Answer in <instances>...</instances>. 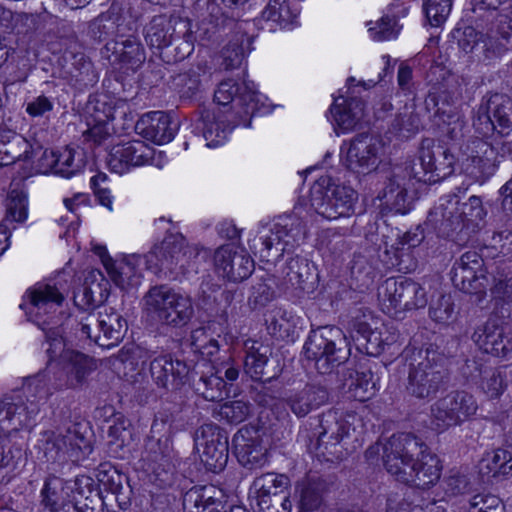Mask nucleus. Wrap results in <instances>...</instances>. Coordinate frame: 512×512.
<instances>
[{
	"label": "nucleus",
	"mask_w": 512,
	"mask_h": 512,
	"mask_svg": "<svg viewBox=\"0 0 512 512\" xmlns=\"http://www.w3.org/2000/svg\"><path fill=\"white\" fill-rule=\"evenodd\" d=\"M452 7L451 0H426L424 3V11L429 23L438 27L443 24Z\"/></svg>",
	"instance_id": "obj_58"
},
{
	"label": "nucleus",
	"mask_w": 512,
	"mask_h": 512,
	"mask_svg": "<svg viewBox=\"0 0 512 512\" xmlns=\"http://www.w3.org/2000/svg\"><path fill=\"white\" fill-rule=\"evenodd\" d=\"M194 389L207 401H219L228 394L227 382L213 372L201 375L194 382Z\"/></svg>",
	"instance_id": "obj_46"
},
{
	"label": "nucleus",
	"mask_w": 512,
	"mask_h": 512,
	"mask_svg": "<svg viewBox=\"0 0 512 512\" xmlns=\"http://www.w3.org/2000/svg\"><path fill=\"white\" fill-rule=\"evenodd\" d=\"M90 33L94 39L99 41L108 37L120 39L125 37V18L118 9L111 7L107 12L100 14L90 25Z\"/></svg>",
	"instance_id": "obj_36"
},
{
	"label": "nucleus",
	"mask_w": 512,
	"mask_h": 512,
	"mask_svg": "<svg viewBox=\"0 0 512 512\" xmlns=\"http://www.w3.org/2000/svg\"><path fill=\"white\" fill-rule=\"evenodd\" d=\"M322 503L321 485L314 481H308L301 485L299 498L300 512H313Z\"/></svg>",
	"instance_id": "obj_51"
},
{
	"label": "nucleus",
	"mask_w": 512,
	"mask_h": 512,
	"mask_svg": "<svg viewBox=\"0 0 512 512\" xmlns=\"http://www.w3.org/2000/svg\"><path fill=\"white\" fill-rule=\"evenodd\" d=\"M143 300L147 312L166 325L184 326L194 313L189 297L164 285L150 288Z\"/></svg>",
	"instance_id": "obj_7"
},
{
	"label": "nucleus",
	"mask_w": 512,
	"mask_h": 512,
	"mask_svg": "<svg viewBox=\"0 0 512 512\" xmlns=\"http://www.w3.org/2000/svg\"><path fill=\"white\" fill-rule=\"evenodd\" d=\"M454 304L450 296H441L429 308L432 320L438 323H447L453 316Z\"/></svg>",
	"instance_id": "obj_64"
},
{
	"label": "nucleus",
	"mask_w": 512,
	"mask_h": 512,
	"mask_svg": "<svg viewBox=\"0 0 512 512\" xmlns=\"http://www.w3.org/2000/svg\"><path fill=\"white\" fill-rule=\"evenodd\" d=\"M7 218L15 222H24L27 219V196L23 191L14 189L7 197Z\"/></svg>",
	"instance_id": "obj_54"
},
{
	"label": "nucleus",
	"mask_w": 512,
	"mask_h": 512,
	"mask_svg": "<svg viewBox=\"0 0 512 512\" xmlns=\"http://www.w3.org/2000/svg\"><path fill=\"white\" fill-rule=\"evenodd\" d=\"M71 493L76 494L74 484L55 475H49L41 490V504L50 512H58L71 503Z\"/></svg>",
	"instance_id": "obj_32"
},
{
	"label": "nucleus",
	"mask_w": 512,
	"mask_h": 512,
	"mask_svg": "<svg viewBox=\"0 0 512 512\" xmlns=\"http://www.w3.org/2000/svg\"><path fill=\"white\" fill-rule=\"evenodd\" d=\"M75 495H72V506L66 512H100V497L94 489V480L82 475L74 480Z\"/></svg>",
	"instance_id": "obj_35"
},
{
	"label": "nucleus",
	"mask_w": 512,
	"mask_h": 512,
	"mask_svg": "<svg viewBox=\"0 0 512 512\" xmlns=\"http://www.w3.org/2000/svg\"><path fill=\"white\" fill-rule=\"evenodd\" d=\"M485 215L478 196H471L467 202L462 203L459 195L449 194L440 199L428 219L440 236L460 244L468 241Z\"/></svg>",
	"instance_id": "obj_2"
},
{
	"label": "nucleus",
	"mask_w": 512,
	"mask_h": 512,
	"mask_svg": "<svg viewBox=\"0 0 512 512\" xmlns=\"http://www.w3.org/2000/svg\"><path fill=\"white\" fill-rule=\"evenodd\" d=\"M213 260L216 273L231 282L247 279L255 268L252 257L231 244L216 249Z\"/></svg>",
	"instance_id": "obj_13"
},
{
	"label": "nucleus",
	"mask_w": 512,
	"mask_h": 512,
	"mask_svg": "<svg viewBox=\"0 0 512 512\" xmlns=\"http://www.w3.org/2000/svg\"><path fill=\"white\" fill-rule=\"evenodd\" d=\"M483 259L476 251H467L453 266L452 281L465 293H477L484 287L480 278L483 277Z\"/></svg>",
	"instance_id": "obj_22"
},
{
	"label": "nucleus",
	"mask_w": 512,
	"mask_h": 512,
	"mask_svg": "<svg viewBox=\"0 0 512 512\" xmlns=\"http://www.w3.org/2000/svg\"><path fill=\"white\" fill-rule=\"evenodd\" d=\"M378 299L383 311L394 317L427 304L426 292L420 284L404 277L386 279L378 288Z\"/></svg>",
	"instance_id": "obj_9"
},
{
	"label": "nucleus",
	"mask_w": 512,
	"mask_h": 512,
	"mask_svg": "<svg viewBox=\"0 0 512 512\" xmlns=\"http://www.w3.org/2000/svg\"><path fill=\"white\" fill-rule=\"evenodd\" d=\"M209 257V251L196 244H189L183 237V244L177 256V270L186 274L190 272H198L199 265L205 262Z\"/></svg>",
	"instance_id": "obj_44"
},
{
	"label": "nucleus",
	"mask_w": 512,
	"mask_h": 512,
	"mask_svg": "<svg viewBox=\"0 0 512 512\" xmlns=\"http://www.w3.org/2000/svg\"><path fill=\"white\" fill-rule=\"evenodd\" d=\"M356 191L336 183L331 177L319 178L310 190V205L317 214L328 220L349 217L354 212Z\"/></svg>",
	"instance_id": "obj_6"
},
{
	"label": "nucleus",
	"mask_w": 512,
	"mask_h": 512,
	"mask_svg": "<svg viewBox=\"0 0 512 512\" xmlns=\"http://www.w3.org/2000/svg\"><path fill=\"white\" fill-rule=\"evenodd\" d=\"M473 127L482 137H487L494 131L497 132V126L493 121L491 111L485 98H483L476 111L475 117L473 119Z\"/></svg>",
	"instance_id": "obj_61"
},
{
	"label": "nucleus",
	"mask_w": 512,
	"mask_h": 512,
	"mask_svg": "<svg viewBox=\"0 0 512 512\" xmlns=\"http://www.w3.org/2000/svg\"><path fill=\"white\" fill-rule=\"evenodd\" d=\"M341 99L342 103H334L331 113L338 127L343 131H349L355 128L364 117L365 104L356 97Z\"/></svg>",
	"instance_id": "obj_38"
},
{
	"label": "nucleus",
	"mask_w": 512,
	"mask_h": 512,
	"mask_svg": "<svg viewBox=\"0 0 512 512\" xmlns=\"http://www.w3.org/2000/svg\"><path fill=\"white\" fill-rule=\"evenodd\" d=\"M24 298L25 303L21 307L25 306L28 309L29 317L43 330H46L44 325L47 322H40L38 318L41 315L56 312L65 299L63 293L55 285L49 283H36L26 291Z\"/></svg>",
	"instance_id": "obj_17"
},
{
	"label": "nucleus",
	"mask_w": 512,
	"mask_h": 512,
	"mask_svg": "<svg viewBox=\"0 0 512 512\" xmlns=\"http://www.w3.org/2000/svg\"><path fill=\"white\" fill-rule=\"evenodd\" d=\"M444 357L434 350L413 353L409 363L406 390L418 399L434 397L447 379Z\"/></svg>",
	"instance_id": "obj_4"
},
{
	"label": "nucleus",
	"mask_w": 512,
	"mask_h": 512,
	"mask_svg": "<svg viewBox=\"0 0 512 512\" xmlns=\"http://www.w3.org/2000/svg\"><path fill=\"white\" fill-rule=\"evenodd\" d=\"M411 186V180L406 175L395 173L383 190L382 201L386 208L397 214H406L413 203Z\"/></svg>",
	"instance_id": "obj_30"
},
{
	"label": "nucleus",
	"mask_w": 512,
	"mask_h": 512,
	"mask_svg": "<svg viewBox=\"0 0 512 512\" xmlns=\"http://www.w3.org/2000/svg\"><path fill=\"white\" fill-rule=\"evenodd\" d=\"M477 410V401L471 393L452 390L431 405V423L442 432L470 420Z\"/></svg>",
	"instance_id": "obj_10"
},
{
	"label": "nucleus",
	"mask_w": 512,
	"mask_h": 512,
	"mask_svg": "<svg viewBox=\"0 0 512 512\" xmlns=\"http://www.w3.org/2000/svg\"><path fill=\"white\" fill-rule=\"evenodd\" d=\"M196 38L192 30V23L188 19L178 21V30L174 36L172 50L169 48L163 59L167 62L171 60L177 62L186 59L194 51Z\"/></svg>",
	"instance_id": "obj_39"
},
{
	"label": "nucleus",
	"mask_w": 512,
	"mask_h": 512,
	"mask_svg": "<svg viewBox=\"0 0 512 512\" xmlns=\"http://www.w3.org/2000/svg\"><path fill=\"white\" fill-rule=\"evenodd\" d=\"M212 372L219 375L221 378L225 377L228 384L235 382L240 375L241 364L235 361L229 354H225L214 360H211Z\"/></svg>",
	"instance_id": "obj_56"
},
{
	"label": "nucleus",
	"mask_w": 512,
	"mask_h": 512,
	"mask_svg": "<svg viewBox=\"0 0 512 512\" xmlns=\"http://www.w3.org/2000/svg\"><path fill=\"white\" fill-rule=\"evenodd\" d=\"M183 244L182 235H172L165 238L161 244L155 245L147 255L149 268L155 271L168 270L177 271V252L180 251Z\"/></svg>",
	"instance_id": "obj_34"
},
{
	"label": "nucleus",
	"mask_w": 512,
	"mask_h": 512,
	"mask_svg": "<svg viewBox=\"0 0 512 512\" xmlns=\"http://www.w3.org/2000/svg\"><path fill=\"white\" fill-rule=\"evenodd\" d=\"M250 414V404L243 400H234L222 404L218 415L229 423L238 424L247 419Z\"/></svg>",
	"instance_id": "obj_55"
},
{
	"label": "nucleus",
	"mask_w": 512,
	"mask_h": 512,
	"mask_svg": "<svg viewBox=\"0 0 512 512\" xmlns=\"http://www.w3.org/2000/svg\"><path fill=\"white\" fill-rule=\"evenodd\" d=\"M304 353L307 359L315 362L319 373L327 374L349 358L350 350L339 328L322 327L309 335Z\"/></svg>",
	"instance_id": "obj_5"
},
{
	"label": "nucleus",
	"mask_w": 512,
	"mask_h": 512,
	"mask_svg": "<svg viewBox=\"0 0 512 512\" xmlns=\"http://www.w3.org/2000/svg\"><path fill=\"white\" fill-rule=\"evenodd\" d=\"M102 57L111 65H118L136 72L146 61V52L139 38L134 35L108 41L101 50Z\"/></svg>",
	"instance_id": "obj_16"
},
{
	"label": "nucleus",
	"mask_w": 512,
	"mask_h": 512,
	"mask_svg": "<svg viewBox=\"0 0 512 512\" xmlns=\"http://www.w3.org/2000/svg\"><path fill=\"white\" fill-rule=\"evenodd\" d=\"M282 275L287 284L303 292L314 289V276L309 262L303 257L290 258L282 268Z\"/></svg>",
	"instance_id": "obj_37"
},
{
	"label": "nucleus",
	"mask_w": 512,
	"mask_h": 512,
	"mask_svg": "<svg viewBox=\"0 0 512 512\" xmlns=\"http://www.w3.org/2000/svg\"><path fill=\"white\" fill-rule=\"evenodd\" d=\"M202 133L208 147H216L224 142L228 132L235 126L229 119L228 110H204L201 114Z\"/></svg>",
	"instance_id": "obj_33"
},
{
	"label": "nucleus",
	"mask_w": 512,
	"mask_h": 512,
	"mask_svg": "<svg viewBox=\"0 0 512 512\" xmlns=\"http://www.w3.org/2000/svg\"><path fill=\"white\" fill-rule=\"evenodd\" d=\"M262 17L277 23L280 27L290 24L294 18L286 0H269Z\"/></svg>",
	"instance_id": "obj_53"
},
{
	"label": "nucleus",
	"mask_w": 512,
	"mask_h": 512,
	"mask_svg": "<svg viewBox=\"0 0 512 512\" xmlns=\"http://www.w3.org/2000/svg\"><path fill=\"white\" fill-rule=\"evenodd\" d=\"M57 365L58 370L54 372L53 379H50L54 391L82 385L94 369L93 359L81 352H65L62 363Z\"/></svg>",
	"instance_id": "obj_15"
},
{
	"label": "nucleus",
	"mask_w": 512,
	"mask_h": 512,
	"mask_svg": "<svg viewBox=\"0 0 512 512\" xmlns=\"http://www.w3.org/2000/svg\"><path fill=\"white\" fill-rule=\"evenodd\" d=\"M149 372L158 388L177 390L186 382L189 368L185 362L163 354L151 360Z\"/></svg>",
	"instance_id": "obj_21"
},
{
	"label": "nucleus",
	"mask_w": 512,
	"mask_h": 512,
	"mask_svg": "<svg viewBox=\"0 0 512 512\" xmlns=\"http://www.w3.org/2000/svg\"><path fill=\"white\" fill-rule=\"evenodd\" d=\"M238 96L239 101L244 106L245 114L253 115L256 110L257 92L253 87L243 82L238 84L232 79L222 81L214 93V101L230 114V103Z\"/></svg>",
	"instance_id": "obj_29"
},
{
	"label": "nucleus",
	"mask_w": 512,
	"mask_h": 512,
	"mask_svg": "<svg viewBox=\"0 0 512 512\" xmlns=\"http://www.w3.org/2000/svg\"><path fill=\"white\" fill-rule=\"evenodd\" d=\"M70 70L72 78L81 85H91L97 81V76L92 62L83 54L73 55V62Z\"/></svg>",
	"instance_id": "obj_50"
},
{
	"label": "nucleus",
	"mask_w": 512,
	"mask_h": 512,
	"mask_svg": "<svg viewBox=\"0 0 512 512\" xmlns=\"http://www.w3.org/2000/svg\"><path fill=\"white\" fill-rule=\"evenodd\" d=\"M136 130L143 138L163 145L174 138L176 126H172V120L165 112L153 111L140 118Z\"/></svg>",
	"instance_id": "obj_28"
},
{
	"label": "nucleus",
	"mask_w": 512,
	"mask_h": 512,
	"mask_svg": "<svg viewBox=\"0 0 512 512\" xmlns=\"http://www.w3.org/2000/svg\"><path fill=\"white\" fill-rule=\"evenodd\" d=\"M419 162L425 174H431L429 181H437L452 174L455 158L448 149L427 139L422 142Z\"/></svg>",
	"instance_id": "obj_23"
},
{
	"label": "nucleus",
	"mask_w": 512,
	"mask_h": 512,
	"mask_svg": "<svg viewBox=\"0 0 512 512\" xmlns=\"http://www.w3.org/2000/svg\"><path fill=\"white\" fill-rule=\"evenodd\" d=\"M198 448H202L201 461L207 469L221 471L228 461V437L225 432L215 424L202 425L195 434Z\"/></svg>",
	"instance_id": "obj_12"
},
{
	"label": "nucleus",
	"mask_w": 512,
	"mask_h": 512,
	"mask_svg": "<svg viewBox=\"0 0 512 512\" xmlns=\"http://www.w3.org/2000/svg\"><path fill=\"white\" fill-rule=\"evenodd\" d=\"M380 321L374 317L373 313L365 308L359 309L352 319V329L357 333V341L365 338V334H370L379 327Z\"/></svg>",
	"instance_id": "obj_59"
},
{
	"label": "nucleus",
	"mask_w": 512,
	"mask_h": 512,
	"mask_svg": "<svg viewBox=\"0 0 512 512\" xmlns=\"http://www.w3.org/2000/svg\"><path fill=\"white\" fill-rule=\"evenodd\" d=\"M259 512H290L292 503L287 494H274L273 497L256 499Z\"/></svg>",
	"instance_id": "obj_63"
},
{
	"label": "nucleus",
	"mask_w": 512,
	"mask_h": 512,
	"mask_svg": "<svg viewBox=\"0 0 512 512\" xmlns=\"http://www.w3.org/2000/svg\"><path fill=\"white\" fill-rule=\"evenodd\" d=\"M37 447L43 452L47 461H56L66 454L79 459L92 452L90 441L77 429L68 428L63 431H44L40 434Z\"/></svg>",
	"instance_id": "obj_11"
},
{
	"label": "nucleus",
	"mask_w": 512,
	"mask_h": 512,
	"mask_svg": "<svg viewBox=\"0 0 512 512\" xmlns=\"http://www.w3.org/2000/svg\"><path fill=\"white\" fill-rule=\"evenodd\" d=\"M465 169L475 180L483 182L489 179L498 168L496 150L482 138L470 139L463 147Z\"/></svg>",
	"instance_id": "obj_14"
},
{
	"label": "nucleus",
	"mask_w": 512,
	"mask_h": 512,
	"mask_svg": "<svg viewBox=\"0 0 512 512\" xmlns=\"http://www.w3.org/2000/svg\"><path fill=\"white\" fill-rule=\"evenodd\" d=\"M85 164L82 151L66 147L62 151L57 152L55 173L69 178L80 172L85 167Z\"/></svg>",
	"instance_id": "obj_47"
},
{
	"label": "nucleus",
	"mask_w": 512,
	"mask_h": 512,
	"mask_svg": "<svg viewBox=\"0 0 512 512\" xmlns=\"http://www.w3.org/2000/svg\"><path fill=\"white\" fill-rule=\"evenodd\" d=\"M459 46L465 53L473 54L479 61L493 60L512 49V32L497 17L496 23L485 33L466 27Z\"/></svg>",
	"instance_id": "obj_8"
},
{
	"label": "nucleus",
	"mask_w": 512,
	"mask_h": 512,
	"mask_svg": "<svg viewBox=\"0 0 512 512\" xmlns=\"http://www.w3.org/2000/svg\"><path fill=\"white\" fill-rule=\"evenodd\" d=\"M232 443L235 455L243 466L255 468L266 462L267 449L262 446L257 431L241 428L234 435Z\"/></svg>",
	"instance_id": "obj_26"
},
{
	"label": "nucleus",
	"mask_w": 512,
	"mask_h": 512,
	"mask_svg": "<svg viewBox=\"0 0 512 512\" xmlns=\"http://www.w3.org/2000/svg\"><path fill=\"white\" fill-rule=\"evenodd\" d=\"M191 344L195 351L208 358H212L219 352L218 341L210 337L204 328H199L192 332Z\"/></svg>",
	"instance_id": "obj_60"
},
{
	"label": "nucleus",
	"mask_w": 512,
	"mask_h": 512,
	"mask_svg": "<svg viewBox=\"0 0 512 512\" xmlns=\"http://www.w3.org/2000/svg\"><path fill=\"white\" fill-rule=\"evenodd\" d=\"M422 128L421 114L414 100H411L399 109L392 124L391 130L398 136L409 138Z\"/></svg>",
	"instance_id": "obj_40"
},
{
	"label": "nucleus",
	"mask_w": 512,
	"mask_h": 512,
	"mask_svg": "<svg viewBox=\"0 0 512 512\" xmlns=\"http://www.w3.org/2000/svg\"><path fill=\"white\" fill-rule=\"evenodd\" d=\"M184 18L177 16H154L145 28V40L148 46L162 58L171 48L174 36L178 30V21Z\"/></svg>",
	"instance_id": "obj_25"
},
{
	"label": "nucleus",
	"mask_w": 512,
	"mask_h": 512,
	"mask_svg": "<svg viewBox=\"0 0 512 512\" xmlns=\"http://www.w3.org/2000/svg\"><path fill=\"white\" fill-rule=\"evenodd\" d=\"M362 419L355 413L328 410L319 416L314 429L316 453L326 461L341 460L356 449Z\"/></svg>",
	"instance_id": "obj_3"
},
{
	"label": "nucleus",
	"mask_w": 512,
	"mask_h": 512,
	"mask_svg": "<svg viewBox=\"0 0 512 512\" xmlns=\"http://www.w3.org/2000/svg\"><path fill=\"white\" fill-rule=\"evenodd\" d=\"M154 151L141 140H132L112 147L107 164L112 172L123 174L131 167L147 164Z\"/></svg>",
	"instance_id": "obj_20"
},
{
	"label": "nucleus",
	"mask_w": 512,
	"mask_h": 512,
	"mask_svg": "<svg viewBox=\"0 0 512 512\" xmlns=\"http://www.w3.org/2000/svg\"><path fill=\"white\" fill-rule=\"evenodd\" d=\"M485 100L491 111V116L497 126V133L508 135L512 129V100L505 94L495 93Z\"/></svg>",
	"instance_id": "obj_41"
},
{
	"label": "nucleus",
	"mask_w": 512,
	"mask_h": 512,
	"mask_svg": "<svg viewBox=\"0 0 512 512\" xmlns=\"http://www.w3.org/2000/svg\"><path fill=\"white\" fill-rule=\"evenodd\" d=\"M381 149V142L377 138L367 134L354 137L346 154L348 168L362 174L374 171L381 161Z\"/></svg>",
	"instance_id": "obj_18"
},
{
	"label": "nucleus",
	"mask_w": 512,
	"mask_h": 512,
	"mask_svg": "<svg viewBox=\"0 0 512 512\" xmlns=\"http://www.w3.org/2000/svg\"><path fill=\"white\" fill-rule=\"evenodd\" d=\"M268 362V357L265 352H261L259 349H253L246 355L244 361V371L253 380L262 381L264 379H270V376H266L265 367Z\"/></svg>",
	"instance_id": "obj_52"
},
{
	"label": "nucleus",
	"mask_w": 512,
	"mask_h": 512,
	"mask_svg": "<svg viewBox=\"0 0 512 512\" xmlns=\"http://www.w3.org/2000/svg\"><path fill=\"white\" fill-rule=\"evenodd\" d=\"M212 372L219 375L221 378L225 377L228 384L235 382L240 375L241 364L235 361L229 354H225L214 360H211Z\"/></svg>",
	"instance_id": "obj_57"
},
{
	"label": "nucleus",
	"mask_w": 512,
	"mask_h": 512,
	"mask_svg": "<svg viewBox=\"0 0 512 512\" xmlns=\"http://www.w3.org/2000/svg\"><path fill=\"white\" fill-rule=\"evenodd\" d=\"M152 352L142 346L131 344L125 345L110 358L111 364L122 373L126 381L133 385H143L147 382V376L144 373V364L152 357Z\"/></svg>",
	"instance_id": "obj_19"
},
{
	"label": "nucleus",
	"mask_w": 512,
	"mask_h": 512,
	"mask_svg": "<svg viewBox=\"0 0 512 512\" xmlns=\"http://www.w3.org/2000/svg\"><path fill=\"white\" fill-rule=\"evenodd\" d=\"M99 333L93 336V341L101 347L116 346L125 336L127 322L114 308L101 307Z\"/></svg>",
	"instance_id": "obj_31"
},
{
	"label": "nucleus",
	"mask_w": 512,
	"mask_h": 512,
	"mask_svg": "<svg viewBox=\"0 0 512 512\" xmlns=\"http://www.w3.org/2000/svg\"><path fill=\"white\" fill-rule=\"evenodd\" d=\"M472 338L486 352H498L506 349V346L502 345L503 329L493 319H489L483 326L478 327Z\"/></svg>",
	"instance_id": "obj_45"
},
{
	"label": "nucleus",
	"mask_w": 512,
	"mask_h": 512,
	"mask_svg": "<svg viewBox=\"0 0 512 512\" xmlns=\"http://www.w3.org/2000/svg\"><path fill=\"white\" fill-rule=\"evenodd\" d=\"M434 121L450 139L454 140L462 136L465 122L457 107L442 103L437 107Z\"/></svg>",
	"instance_id": "obj_42"
},
{
	"label": "nucleus",
	"mask_w": 512,
	"mask_h": 512,
	"mask_svg": "<svg viewBox=\"0 0 512 512\" xmlns=\"http://www.w3.org/2000/svg\"><path fill=\"white\" fill-rule=\"evenodd\" d=\"M382 457L387 472L399 482L425 489L440 479L438 457L414 435H392L384 444Z\"/></svg>",
	"instance_id": "obj_1"
},
{
	"label": "nucleus",
	"mask_w": 512,
	"mask_h": 512,
	"mask_svg": "<svg viewBox=\"0 0 512 512\" xmlns=\"http://www.w3.org/2000/svg\"><path fill=\"white\" fill-rule=\"evenodd\" d=\"M506 381L498 370H491L485 373L481 381L482 391L491 399L498 398L506 389Z\"/></svg>",
	"instance_id": "obj_62"
},
{
	"label": "nucleus",
	"mask_w": 512,
	"mask_h": 512,
	"mask_svg": "<svg viewBox=\"0 0 512 512\" xmlns=\"http://www.w3.org/2000/svg\"><path fill=\"white\" fill-rule=\"evenodd\" d=\"M289 485V479L283 474L266 473L255 478L250 488L254 500L273 497L274 494H286L285 490Z\"/></svg>",
	"instance_id": "obj_43"
},
{
	"label": "nucleus",
	"mask_w": 512,
	"mask_h": 512,
	"mask_svg": "<svg viewBox=\"0 0 512 512\" xmlns=\"http://www.w3.org/2000/svg\"><path fill=\"white\" fill-rule=\"evenodd\" d=\"M30 143L20 134H13L7 142H0V153L4 154L6 163L30 158Z\"/></svg>",
	"instance_id": "obj_48"
},
{
	"label": "nucleus",
	"mask_w": 512,
	"mask_h": 512,
	"mask_svg": "<svg viewBox=\"0 0 512 512\" xmlns=\"http://www.w3.org/2000/svg\"><path fill=\"white\" fill-rule=\"evenodd\" d=\"M201 72L204 73L205 71L198 65L196 68L192 67L174 77L173 85L182 97H192L198 91L201 83Z\"/></svg>",
	"instance_id": "obj_49"
},
{
	"label": "nucleus",
	"mask_w": 512,
	"mask_h": 512,
	"mask_svg": "<svg viewBox=\"0 0 512 512\" xmlns=\"http://www.w3.org/2000/svg\"><path fill=\"white\" fill-rule=\"evenodd\" d=\"M329 393L320 384H306L301 389L290 390L284 398L285 404L298 418L307 416L328 402Z\"/></svg>",
	"instance_id": "obj_24"
},
{
	"label": "nucleus",
	"mask_w": 512,
	"mask_h": 512,
	"mask_svg": "<svg viewBox=\"0 0 512 512\" xmlns=\"http://www.w3.org/2000/svg\"><path fill=\"white\" fill-rule=\"evenodd\" d=\"M37 412L38 407L33 402L29 407L21 399L0 400V435H8L28 425Z\"/></svg>",
	"instance_id": "obj_27"
}]
</instances>
